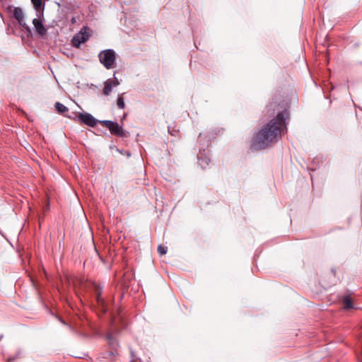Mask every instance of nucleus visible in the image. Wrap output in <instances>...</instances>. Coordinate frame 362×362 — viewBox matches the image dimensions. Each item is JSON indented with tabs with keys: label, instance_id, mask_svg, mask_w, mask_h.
Instances as JSON below:
<instances>
[{
	"label": "nucleus",
	"instance_id": "obj_1",
	"mask_svg": "<svg viewBox=\"0 0 362 362\" xmlns=\"http://www.w3.org/2000/svg\"><path fill=\"white\" fill-rule=\"evenodd\" d=\"M290 103L287 98L283 99L276 104L274 110L276 116L273 117V143L281 139V136L287 132V125L289 122Z\"/></svg>",
	"mask_w": 362,
	"mask_h": 362
},
{
	"label": "nucleus",
	"instance_id": "obj_2",
	"mask_svg": "<svg viewBox=\"0 0 362 362\" xmlns=\"http://www.w3.org/2000/svg\"><path fill=\"white\" fill-rule=\"evenodd\" d=\"M272 136V122H268L257 134L252 137L250 150L252 151H259L267 148Z\"/></svg>",
	"mask_w": 362,
	"mask_h": 362
},
{
	"label": "nucleus",
	"instance_id": "obj_3",
	"mask_svg": "<svg viewBox=\"0 0 362 362\" xmlns=\"http://www.w3.org/2000/svg\"><path fill=\"white\" fill-rule=\"evenodd\" d=\"M99 60L101 64L104 65V66L110 69L114 67V64L115 62V52L112 49H105L100 52Z\"/></svg>",
	"mask_w": 362,
	"mask_h": 362
},
{
	"label": "nucleus",
	"instance_id": "obj_4",
	"mask_svg": "<svg viewBox=\"0 0 362 362\" xmlns=\"http://www.w3.org/2000/svg\"><path fill=\"white\" fill-rule=\"evenodd\" d=\"M90 36V30L87 27L81 28L80 32L76 33L71 40L72 45L79 48L81 44L86 42Z\"/></svg>",
	"mask_w": 362,
	"mask_h": 362
},
{
	"label": "nucleus",
	"instance_id": "obj_5",
	"mask_svg": "<svg viewBox=\"0 0 362 362\" xmlns=\"http://www.w3.org/2000/svg\"><path fill=\"white\" fill-rule=\"evenodd\" d=\"M103 126L107 128L112 134L117 136L123 137L125 136L124 129L117 122H114L110 120H104L101 122Z\"/></svg>",
	"mask_w": 362,
	"mask_h": 362
},
{
	"label": "nucleus",
	"instance_id": "obj_6",
	"mask_svg": "<svg viewBox=\"0 0 362 362\" xmlns=\"http://www.w3.org/2000/svg\"><path fill=\"white\" fill-rule=\"evenodd\" d=\"M91 285H92V288H93L95 296V300H96L97 304L98 305V306H100L101 308L103 311L105 312V300L101 297V294L103 292V287L100 284L95 283V282L92 283Z\"/></svg>",
	"mask_w": 362,
	"mask_h": 362
},
{
	"label": "nucleus",
	"instance_id": "obj_7",
	"mask_svg": "<svg viewBox=\"0 0 362 362\" xmlns=\"http://www.w3.org/2000/svg\"><path fill=\"white\" fill-rule=\"evenodd\" d=\"M13 16L18 21L20 25H21L23 28L26 30V31L30 33V28L24 21V16L23 12L21 8L16 7L13 10Z\"/></svg>",
	"mask_w": 362,
	"mask_h": 362
},
{
	"label": "nucleus",
	"instance_id": "obj_8",
	"mask_svg": "<svg viewBox=\"0 0 362 362\" xmlns=\"http://www.w3.org/2000/svg\"><path fill=\"white\" fill-rule=\"evenodd\" d=\"M78 117L83 123L89 127H93L96 125V119L90 114L81 113Z\"/></svg>",
	"mask_w": 362,
	"mask_h": 362
},
{
	"label": "nucleus",
	"instance_id": "obj_9",
	"mask_svg": "<svg viewBox=\"0 0 362 362\" xmlns=\"http://www.w3.org/2000/svg\"><path fill=\"white\" fill-rule=\"evenodd\" d=\"M33 25L35 28L36 32L41 36H44L47 33V29L42 23L40 18H34L33 20Z\"/></svg>",
	"mask_w": 362,
	"mask_h": 362
},
{
	"label": "nucleus",
	"instance_id": "obj_10",
	"mask_svg": "<svg viewBox=\"0 0 362 362\" xmlns=\"http://www.w3.org/2000/svg\"><path fill=\"white\" fill-rule=\"evenodd\" d=\"M112 87H113V86L112 85V83L110 81H105V87L103 90V94L105 95H109L112 91Z\"/></svg>",
	"mask_w": 362,
	"mask_h": 362
},
{
	"label": "nucleus",
	"instance_id": "obj_11",
	"mask_svg": "<svg viewBox=\"0 0 362 362\" xmlns=\"http://www.w3.org/2000/svg\"><path fill=\"white\" fill-rule=\"evenodd\" d=\"M55 107L59 113H64L68 111V108L59 102L55 103Z\"/></svg>",
	"mask_w": 362,
	"mask_h": 362
},
{
	"label": "nucleus",
	"instance_id": "obj_12",
	"mask_svg": "<svg viewBox=\"0 0 362 362\" xmlns=\"http://www.w3.org/2000/svg\"><path fill=\"white\" fill-rule=\"evenodd\" d=\"M344 305L346 309H350L353 308V303L349 297H346L344 300Z\"/></svg>",
	"mask_w": 362,
	"mask_h": 362
},
{
	"label": "nucleus",
	"instance_id": "obj_13",
	"mask_svg": "<svg viewBox=\"0 0 362 362\" xmlns=\"http://www.w3.org/2000/svg\"><path fill=\"white\" fill-rule=\"evenodd\" d=\"M117 105L120 109H124V108L125 104H124V99H123L122 95H119L117 98Z\"/></svg>",
	"mask_w": 362,
	"mask_h": 362
},
{
	"label": "nucleus",
	"instance_id": "obj_14",
	"mask_svg": "<svg viewBox=\"0 0 362 362\" xmlns=\"http://www.w3.org/2000/svg\"><path fill=\"white\" fill-rule=\"evenodd\" d=\"M107 339L111 346H116L117 344V340L113 337L112 334H108Z\"/></svg>",
	"mask_w": 362,
	"mask_h": 362
},
{
	"label": "nucleus",
	"instance_id": "obj_15",
	"mask_svg": "<svg viewBox=\"0 0 362 362\" xmlns=\"http://www.w3.org/2000/svg\"><path fill=\"white\" fill-rule=\"evenodd\" d=\"M31 2L36 10H39L42 6V0H31Z\"/></svg>",
	"mask_w": 362,
	"mask_h": 362
},
{
	"label": "nucleus",
	"instance_id": "obj_16",
	"mask_svg": "<svg viewBox=\"0 0 362 362\" xmlns=\"http://www.w3.org/2000/svg\"><path fill=\"white\" fill-rule=\"evenodd\" d=\"M167 250H168V247H165V246H163V245H159L158 247V253L160 255H163L166 254Z\"/></svg>",
	"mask_w": 362,
	"mask_h": 362
},
{
	"label": "nucleus",
	"instance_id": "obj_17",
	"mask_svg": "<svg viewBox=\"0 0 362 362\" xmlns=\"http://www.w3.org/2000/svg\"><path fill=\"white\" fill-rule=\"evenodd\" d=\"M107 81H110L113 86H117L119 84L117 78L115 77L114 78V80L109 79Z\"/></svg>",
	"mask_w": 362,
	"mask_h": 362
},
{
	"label": "nucleus",
	"instance_id": "obj_18",
	"mask_svg": "<svg viewBox=\"0 0 362 362\" xmlns=\"http://www.w3.org/2000/svg\"><path fill=\"white\" fill-rule=\"evenodd\" d=\"M74 286H76L78 284H81V280L78 279H76L73 282Z\"/></svg>",
	"mask_w": 362,
	"mask_h": 362
},
{
	"label": "nucleus",
	"instance_id": "obj_19",
	"mask_svg": "<svg viewBox=\"0 0 362 362\" xmlns=\"http://www.w3.org/2000/svg\"><path fill=\"white\" fill-rule=\"evenodd\" d=\"M127 155L129 156L131 154L129 153H127Z\"/></svg>",
	"mask_w": 362,
	"mask_h": 362
}]
</instances>
